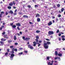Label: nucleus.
<instances>
[{
  "label": "nucleus",
  "instance_id": "nucleus-1",
  "mask_svg": "<svg viewBox=\"0 0 65 65\" xmlns=\"http://www.w3.org/2000/svg\"><path fill=\"white\" fill-rule=\"evenodd\" d=\"M51 42L48 41L46 43H44V47L45 48H48V45H49L51 44Z\"/></svg>",
  "mask_w": 65,
  "mask_h": 65
},
{
  "label": "nucleus",
  "instance_id": "nucleus-2",
  "mask_svg": "<svg viewBox=\"0 0 65 65\" xmlns=\"http://www.w3.org/2000/svg\"><path fill=\"white\" fill-rule=\"evenodd\" d=\"M22 38L23 40H25V41H28L29 40H30V38H26L25 39V37L23 36L22 37Z\"/></svg>",
  "mask_w": 65,
  "mask_h": 65
},
{
  "label": "nucleus",
  "instance_id": "nucleus-3",
  "mask_svg": "<svg viewBox=\"0 0 65 65\" xmlns=\"http://www.w3.org/2000/svg\"><path fill=\"white\" fill-rule=\"evenodd\" d=\"M13 4L14 5H15V3L14 1H13L12 2L10 3L9 4V6H12Z\"/></svg>",
  "mask_w": 65,
  "mask_h": 65
},
{
  "label": "nucleus",
  "instance_id": "nucleus-4",
  "mask_svg": "<svg viewBox=\"0 0 65 65\" xmlns=\"http://www.w3.org/2000/svg\"><path fill=\"white\" fill-rule=\"evenodd\" d=\"M54 33V32L53 31H49L48 32V35H52V34H53Z\"/></svg>",
  "mask_w": 65,
  "mask_h": 65
},
{
  "label": "nucleus",
  "instance_id": "nucleus-5",
  "mask_svg": "<svg viewBox=\"0 0 65 65\" xmlns=\"http://www.w3.org/2000/svg\"><path fill=\"white\" fill-rule=\"evenodd\" d=\"M14 55L13 54H11V56L10 57L11 58V60L13 59V57H14Z\"/></svg>",
  "mask_w": 65,
  "mask_h": 65
},
{
  "label": "nucleus",
  "instance_id": "nucleus-6",
  "mask_svg": "<svg viewBox=\"0 0 65 65\" xmlns=\"http://www.w3.org/2000/svg\"><path fill=\"white\" fill-rule=\"evenodd\" d=\"M52 63H51L50 62H49L47 63L48 65H53V63H54V60H52L51 61Z\"/></svg>",
  "mask_w": 65,
  "mask_h": 65
},
{
  "label": "nucleus",
  "instance_id": "nucleus-7",
  "mask_svg": "<svg viewBox=\"0 0 65 65\" xmlns=\"http://www.w3.org/2000/svg\"><path fill=\"white\" fill-rule=\"evenodd\" d=\"M28 48H30L31 50H33V47L30 45H28Z\"/></svg>",
  "mask_w": 65,
  "mask_h": 65
},
{
  "label": "nucleus",
  "instance_id": "nucleus-8",
  "mask_svg": "<svg viewBox=\"0 0 65 65\" xmlns=\"http://www.w3.org/2000/svg\"><path fill=\"white\" fill-rule=\"evenodd\" d=\"M16 26H18V27H20L21 26V24L20 23H17L16 24Z\"/></svg>",
  "mask_w": 65,
  "mask_h": 65
},
{
  "label": "nucleus",
  "instance_id": "nucleus-9",
  "mask_svg": "<svg viewBox=\"0 0 65 65\" xmlns=\"http://www.w3.org/2000/svg\"><path fill=\"white\" fill-rule=\"evenodd\" d=\"M9 13H10L11 14H13V12L12 10H10V11L8 12Z\"/></svg>",
  "mask_w": 65,
  "mask_h": 65
},
{
  "label": "nucleus",
  "instance_id": "nucleus-10",
  "mask_svg": "<svg viewBox=\"0 0 65 65\" xmlns=\"http://www.w3.org/2000/svg\"><path fill=\"white\" fill-rule=\"evenodd\" d=\"M51 25H52V22H50L48 24V26H51Z\"/></svg>",
  "mask_w": 65,
  "mask_h": 65
},
{
  "label": "nucleus",
  "instance_id": "nucleus-11",
  "mask_svg": "<svg viewBox=\"0 0 65 65\" xmlns=\"http://www.w3.org/2000/svg\"><path fill=\"white\" fill-rule=\"evenodd\" d=\"M40 15L39 14L37 13L36 15V18H37V17H39Z\"/></svg>",
  "mask_w": 65,
  "mask_h": 65
},
{
  "label": "nucleus",
  "instance_id": "nucleus-12",
  "mask_svg": "<svg viewBox=\"0 0 65 65\" xmlns=\"http://www.w3.org/2000/svg\"><path fill=\"white\" fill-rule=\"evenodd\" d=\"M7 35H4V37L5 38H6L7 39H8V37H7Z\"/></svg>",
  "mask_w": 65,
  "mask_h": 65
},
{
  "label": "nucleus",
  "instance_id": "nucleus-13",
  "mask_svg": "<svg viewBox=\"0 0 65 65\" xmlns=\"http://www.w3.org/2000/svg\"><path fill=\"white\" fill-rule=\"evenodd\" d=\"M1 43V45H3V44H4V42H2V41H1L0 42Z\"/></svg>",
  "mask_w": 65,
  "mask_h": 65
},
{
  "label": "nucleus",
  "instance_id": "nucleus-14",
  "mask_svg": "<svg viewBox=\"0 0 65 65\" xmlns=\"http://www.w3.org/2000/svg\"><path fill=\"white\" fill-rule=\"evenodd\" d=\"M33 46H36V42L35 41L33 42Z\"/></svg>",
  "mask_w": 65,
  "mask_h": 65
},
{
  "label": "nucleus",
  "instance_id": "nucleus-15",
  "mask_svg": "<svg viewBox=\"0 0 65 65\" xmlns=\"http://www.w3.org/2000/svg\"><path fill=\"white\" fill-rule=\"evenodd\" d=\"M51 58V56H50L49 57L48 56H47V57L46 59L47 60H49L50 59V58Z\"/></svg>",
  "mask_w": 65,
  "mask_h": 65
},
{
  "label": "nucleus",
  "instance_id": "nucleus-16",
  "mask_svg": "<svg viewBox=\"0 0 65 65\" xmlns=\"http://www.w3.org/2000/svg\"><path fill=\"white\" fill-rule=\"evenodd\" d=\"M58 55L59 57H61L62 56V54L61 53H59L58 54Z\"/></svg>",
  "mask_w": 65,
  "mask_h": 65
},
{
  "label": "nucleus",
  "instance_id": "nucleus-17",
  "mask_svg": "<svg viewBox=\"0 0 65 65\" xmlns=\"http://www.w3.org/2000/svg\"><path fill=\"white\" fill-rule=\"evenodd\" d=\"M40 19L39 18H38L37 19V21L39 22H40Z\"/></svg>",
  "mask_w": 65,
  "mask_h": 65
},
{
  "label": "nucleus",
  "instance_id": "nucleus-18",
  "mask_svg": "<svg viewBox=\"0 0 65 65\" xmlns=\"http://www.w3.org/2000/svg\"><path fill=\"white\" fill-rule=\"evenodd\" d=\"M23 18H28V17L27 16L25 15H24L23 16Z\"/></svg>",
  "mask_w": 65,
  "mask_h": 65
},
{
  "label": "nucleus",
  "instance_id": "nucleus-19",
  "mask_svg": "<svg viewBox=\"0 0 65 65\" xmlns=\"http://www.w3.org/2000/svg\"><path fill=\"white\" fill-rule=\"evenodd\" d=\"M23 53L22 52L20 53H18V55H23Z\"/></svg>",
  "mask_w": 65,
  "mask_h": 65
},
{
  "label": "nucleus",
  "instance_id": "nucleus-20",
  "mask_svg": "<svg viewBox=\"0 0 65 65\" xmlns=\"http://www.w3.org/2000/svg\"><path fill=\"white\" fill-rule=\"evenodd\" d=\"M55 55L56 56H57L58 55V52H57V51H55Z\"/></svg>",
  "mask_w": 65,
  "mask_h": 65
},
{
  "label": "nucleus",
  "instance_id": "nucleus-21",
  "mask_svg": "<svg viewBox=\"0 0 65 65\" xmlns=\"http://www.w3.org/2000/svg\"><path fill=\"white\" fill-rule=\"evenodd\" d=\"M8 9H11V7L10 6H8L7 7Z\"/></svg>",
  "mask_w": 65,
  "mask_h": 65
},
{
  "label": "nucleus",
  "instance_id": "nucleus-22",
  "mask_svg": "<svg viewBox=\"0 0 65 65\" xmlns=\"http://www.w3.org/2000/svg\"><path fill=\"white\" fill-rule=\"evenodd\" d=\"M32 2H33L35 3H36V1L35 0H32Z\"/></svg>",
  "mask_w": 65,
  "mask_h": 65
},
{
  "label": "nucleus",
  "instance_id": "nucleus-23",
  "mask_svg": "<svg viewBox=\"0 0 65 65\" xmlns=\"http://www.w3.org/2000/svg\"><path fill=\"white\" fill-rule=\"evenodd\" d=\"M40 30H37L36 31V33H40Z\"/></svg>",
  "mask_w": 65,
  "mask_h": 65
},
{
  "label": "nucleus",
  "instance_id": "nucleus-24",
  "mask_svg": "<svg viewBox=\"0 0 65 65\" xmlns=\"http://www.w3.org/2000/svg\"><path fill=\"white\" fill-rule=\"evenodd\" d=\"M64 9L63 8H61V12H63V11H64Z\"/></svg>",
  "mask_w": 65,
  "mask_h": 65
},
{
  "label": "nucleus",
  "instance_id": "nucleus-25",
  "mask_svg": "<svg viewBox=\"0 0 65 65\" xmlns=\"http://www.w3.org/2000/svg\"><path fill=\"white\" fill-rule=\"evenodd\" d=\"M57 7H58L59 8V7L60 6V4H58L57 5Z\"/></svg>",
  "mask_w": 65,
  "mask_h": 65
},
{
  "label": "nucleus",
  "instance_id": "nucleus-26",
  "mask_svg": "<svg viewBox=\"0 0 65 65\" xmlns=\"http://www.w3.org/2000/svg\"><path fill=\"white\" fill-rule=\"evenodd\" d=\"M12 27L13 28H16V26L15 25H13L12 26Z\"/></svg>",
  "mask_w": 65,
  "mask_h": 65
},
{
  "label": "nucleus",
  "instance_id": "nucleus-27",
  "mask_svg": "<svg viewBox=\"0 0 65 65\" xmlns=\"http://www.w3.org/2000/svg\"><path fill=\"white\" fill-rule=\"evenodd\" d=\"M39 36H36V39H39Z\"/></svg>",
  "mask_w": 65,
  "mask_h": 65
},
{
  "label": "nucleus",
  "instance_id": "nucleus-28",
  "mask_svg": "<svg viewBox=\"0 0 65 65\" xmlns=\"http://www.w3.org/2000/svg\"><path fill=\"white\" fill-rule=\"evenodd\" d=\"M19 51H22V50H23V48H19Z\"/></svg>",
  "mask_w": 65,
  "mask_h": 65
},
{
  "label": "nucleus",
  "instance_id": "nucleus-29",
  "mask_svg": "<svg viewBox=\"0 0 65 65\" xmlns=\"http://www.w3.org/2000/svg\"><path fill=\"white\" fill-rule=\"evenodd\" d=\"M4 14V11H2L1 12V14Z\"/></svg>",
  "mask_w": 65,
  "mask_h": 65
},
{
  "label": "nucleus",
  "instance_id": "nucleus-30",
  "mask_svg": "<svg viewBox=\"0 0 65 65\" xmlns=\"http://www.w3.org/2000/svg\"><path fill=\"white\" fill-rule=\"evenodd\" d=\"M14 39L15 40L17 39V38L16 37V36H14Z\"/></svg>",
  "mask_w": 65,
  "mask_h": 65
},
{
  "label": "nucleus",
  "instance_id": "nucleus-31",
  "mask_svg": "<svg viewBox=\"0 0 65 65\" xmlns=\"http://www.w3.org/2000/svg\"><path fill=\"white\" fill-rule=\"evenodd\" d=\"M17 29L18 30H21V29H20V28H19V26L17 27Z\"/></svg>",
  "mask_w": 65,
  "mask_h": 65
},
{
  "label": "nucleus",
  "instance_id": "nucleus-32",
  "mask_svg": "<svg viewBox=\"0 0 65 65\" xmlns=\"http://www.w3.org/2000/svg\"><path fill=\"white\" fill-rule=\"evenodd\" d=\"M27 7H28V8H31V5H28V6H27Z\"/></svg>",
  "mask_w": 65,
  "mask_h": 65
},
{
  "label": "nucleus",
  "instance_id": "nucleus-33",
  "mask_svg": "<svg viewBox=\"0 0 65 65\" xmlns=\"http://www.w3.org/2000/svg\"><path fill=\"white\" fill-rule=\"evenodd\" d=\"M35 40L36 41L37 43L38 42V39H35Z\"/></svg>",
  "mask_w": 65,
  "mask_h": 65
},
{
  "label": "nucleus",
  "instance_id": "nucleus-34",
  "mask_svg": "<svg viewBox=\"0 0 65 65\" xmlns=\"http://www.w3.org/2000/svg\"><path fill=\"white\" fill-rule=\"evenodd\" d=\"M24 52L25 53H26V54H27L28 53V51H24Z\"/></svg>",
  "mask_w": 65,
  "mask_h": 65
},
{
  "label": "nucleus",
  "instance_id": "nucleus-35",
  "mask_svg": "<svg viewBox=\"0 0 65 65\" xmlns=\"http://www.w3.org/2000/svg\"><path fill=\"white\" fill-rule=\"evenodd\" d=\"M61 38H65V36H64V35H63V36H61Z\"/></svg>",
  "mask_w": 65,
  "mask_h": 65
},
{
  "label": "nucleus",
  "instance_id": "nucleus-36",
  "mask_svg": "<svg viewBox=\"0 0 65 65\" xmlns=\"http://www.w3.org/2000/svg\"><path fill=\"white\" fill-rule=\"evenodd\" d=\"M29 23L30 24H33V23H32L31 22H29Z\"/></svg>",
  "mask_w": 65,
  "mask_h": 65
},
{
  "label": "nucleus",
  "instance_id": "nucleus-37",
  "mask_svg": "<svg viewBox=\"0 0 65 65\" xmlns=\"http://www.w3.org/2000/svg\"><path fill=\"white\" fill-rule=\"evenodd\" d=\"M10 25L11 26H13V23H10Z\"/></svg>",
  "mask_w": 65,
  "mask_h": 65
},
{
  "label": "nucleus",
  "instance_id": "nucleus-38",
  "mask_svg": "<svg viewBox=\"0 0 65 65\" xmlns=\"http://www.w3.org/2000/svg\"><path fill=\"white\" fill-rule=\"evenodd\" d=\"M13 46H11L10 47V48H13Z\"/></svg>",
  "mask_w": 65,
  "mask_h": 65
},
{
  "label": "nucleus",
  "instance_id": "nucleus-39",
  "mask_svg": "<svg viewBox=\"0 0 65 65\" xmlns=\"http://www.w3.org/2000/svg\"><path fill=\"white\" fill-rule=\"evenodd\" d=\"M61 17V15L60 14H59L58 15V17H59V18H60V17Z\"/></svg>",
  "mask_w": 65,
  "mask_h": 65
},
{
  "label": "nucleus",
  "instance_id": "nucleus-40",
  "mask_svg": "<svg viewBox=\"0 0 65 65\" xmlns=\"http://www.w3.org/2000/svg\"><path fill=\"white\" fill-rule=\"evenodd\" d=\"M5 55L6 56H7L8 55V52H7L5 54Z\"/></svg>",
  "mask_w": 65,
  "mask_h": 65
},
{
  "label": "nucleus",
  "instance_id": "nucleus-41",
  "mask_svg": "<svg viewBox=\"0 0 65 65\" xmlns=\"http://www.w3.org/2000/svg\"><path fill=\"white\" fill-rule=\"evenodd\" d=\"M11 53H12V54H13L14 53V51H11Z\"/></svg>",
  "mask_w": 65,
  "mask_h": 65
},
{
  "label": "nucleus",
  "instance_id": "nucleus-42",
  "mask_svg": "<svg viewBox=\"0 0 65 65\" xmlns=\"http://www.w3.org/2000/svg\"><path fill=\"white\" fill-rule=\"evenodd\" d=\"M59 29H58L56 31V33H59Z\"/></svg>",
  "mask_w": 65,
  "mask_h": 65
},
{
  "label": "nucleus",
  "instance_id": "nucleus-43",
  "mask_svg": "<svg viewBox=\"0 0 65 65\" xmlns=\"http://www.w3.org/2000/svg\"><path fill=\"white\" fill-rule=\"evenodd\" d=\"M15 45H18V43H15Z\"/></svg>",
  "mask_w": 65,
  "mask_h": 65
},
{
  "label": "nucleus",
  "instance_id": "nucleus-44",
  "mask_svg": "<svg viewBox=\"0 0 65 65\" xmlns=\"http://www.w3.org/2000/svg\"><path fill=\"white\" fill-rule=\"evenodd\" d=\"M8 42L9 43H10V42H12V41L8 40Z\"/></svg>",
  "mask_w": 65,
  "mask_h": 65
},
{
  "label": "nucleus",
  "instance_id": "nucleus-45",
  "mask_svg": "<svg viewBox=\"0 0 65 65\" xmlns=\"http://www.w3.org/2000/svg\"><path fill=\"white\" fill-rule=\"evenodd\" d=\"M7 52H8V53H9V49H7Z\"/></svg>",
  "mask_w": 65,
  "mask_h": 65
},
{
  "label": "nucleus",
  "instance_id": "nucleus-46",
  "mask_svg": "<svg viewBox=\"0 0 65 65\" xmlns=\"http://www.w3.org/2000/svg\"><path fill=\"white\" fill-rule=\"evenodd\" d=\"M14 51H15V52H17L18 51V50L17 49H15Z\"/></svg>",
  "mask_w": 65,
  "mask_h": 65
},
{
  "label": "nucleus",
  "instance_id": "nucleus-47",
  "mask_svg": "<svg viewBox=\"0 0 65 65\" xmlns=\"http://www.w3.org/2000/svg\"><path fill=\"white\" fill-rule=\"evenodd\" d=\"M15 49H14V48H12V51H15Z\"/></svg>",
  "mask_w": 65,
  "mask_h": 65
},
{
  "label": "nucleus",
  "instance_id": "nucleus-48",
  "mask_svg": "<svg viewBox=\"0 0 65 65\" xmlns=\"http://www.w3.org/2000/svg\"><path fill=\"white\" fill-rule=\"evenodd\" d=\"M46 40L47 41H50V40L49 39H46Z\"/></svg>",
  "mask_w": 65,
  "mask_h": 65
},
{
  "label": "nucleus",
  "instance_id": "nucleus-49",
  "mask_svg": "<svg viewBox=\"0 0 65 65\" xmlns=\"http://www.w3.org/2000/svg\"><path fill=\"white\" fill-rule=\"evenodd\" d=\"M5 34V32H3V33H2V34H3V35H4Z\"/></svg>",
  "mask_w": 65,
  "mask_h": 65
},
{
  "label": "nucleus",
  "instance_id": "nucleus-50",
  "mask_svg": "<svg viewBox=\"0 0 65 65\" xmlns=\"http://www.w3.org/2000/svg\"><path fill=\"white\" fill-rule=\"evenodd\" d=\"M57 59H58V57H55V60H57Z\"/></svg>",
  "mask_w": 65,
  "mask_h": 65
},
{
  "label": "nucleus",
  "instance_id": "nucleus-51",
  "mask_svg": "<svg viewBox=\"0 0 65 65\" xmlns=\"http://www.w3.org/2000/svg\"><path fill=\"white\" fill-rule=\"evenodd\" d=\"M19 14H22V12H19Z\"/></svg>",
  "mask_w": 65,
  "mask_h": 65
},
{
  "label": "nucleus",
  "instance_id": "nucleus-52",
  "mask_svg": "<svg viewBox=\"0 0 65 65\" xmlns=\"http://www.w3.org/2000/svg\"><path fill=\"white\" fill-rule=\"evenodd\" d=\"M1 40L2 41H4V38H2L1 39Z\"/></svg>",
  "mask_w": 65,
  "mask_h": 65
},
{
  "label": "nucleus",
  "instance_id": "nucleus-53",
  "mask_svg": "<svg viewBox=\"0 0 65 65\" xmlns=\"http://www.w3.org/2000/svg\"><path fill=\"white\" fill-rule=\"evenodd\" d=\"M58 36H61V34L59 33V34H58Z\"/></svg>",
  "mask_w": 65,
  "mask_h": 65
},
{
  "label": "nucleus",
  "instance_id": "nucleus-54",
  "mask_svg": "<svg viewBox=\"0 0 65 65\" xmlns=\"http://www.w3.org/2000/svg\"><path fill=\"white\" fill-rule=\"evenodd\" d=\"M37 44H38V47H39V46H40V45H41V44H39V43H38Z\"/></svg>",
  "mask_w": 65,
  "mask_h": 65
},
{
  "label": "nucleus",
  "instance_id": "nucleus-55",
  "mask_svg": "<svg viewBox=\"0 0 65 65\" xmlns=\"http://www.w3.org/2000/svg\"><path fill=\"white\" fill-rule=\"evenodd\" d=\"M59 13H62V11H61L60 10H59Z\"/></svg>",
  "mask_w": 65,
  "mask_h": 65
},
{
  "label": "nucleus",
  "instance_id": "nucleus-56",
  "mask_svg": "<svg viewBox=\"0 0 65 65\" xmlns=\"http://www.w3.org/2000/svg\"><path fill=\"white\" fill-rule=\"evenodd\" d=\"M39 43H41V42H42V41H39Z\"/></svg>",
  "mask_w": 65,
  "mask_h": 65
},
{
  "label": "nucleus",
  "instance_id": "nucleus-57",
  "mask_svg": "<svg viewBox=\"0 0 65 65\" xmlns=\"http://www.w3.org/2000/svg\"><path fill=\"white\" fill-rule=\"evenodd\" d=\"M8 12H6V15H7V14H8Z\"/></svg>",
  "mask_w": 65,
  "mask_h": 65
},
{
  "label": "nucleus",
  "instance_id": "nucleus-58",
  "mask_svg": "<svg viewBox=\"0 0 65 65\" xmlns=\"http://www.w3.org/2000/svg\"><path fill=\"white\" fill-rule=\"evenodd\" d=\"M58 39H59V41H60L61 40V38H59Z\"/></svg>",
  "mask_w": 65,
  "mask_h": 65
},
{
  "label": "nucleus",
  "instance_id": "nucleus-59",
  "mask_svg": "<svg viewBox=\"0 0 65 65\" xmlns=\"http://www.w3.org/2000/svg\"><path fill=\"white\" fill-rule=\"evenodd\" d=\"M35 7H38V5H35Z\"/></svg>",
  "mask_w": 65,
  "mask_h": 65
},
{
  "label": "nucleus",
  "instance_id": "nucleus-60",
  "mask_svg": "<svg viewBox=\"0 0 65 65\" xmlns=\"http://www.w3.org/2000/svg\"><path fill=\"white\" fill-rule=\"evenodd\" d=\"M62 40H63V41H64V40H65V39L64 38H62Z\"/></svg>",
  "mask_w": 65,
  "mask_h": 65
},
{
  "label": "nucleus",
  "instance_id": "nucleus-61",
  "mask_svg": "<svg viewBox=\"0 0 65 65\" xmlns=\"http://www.w3.org/2000/svg\"><path fill=\"white\" fill-rule=\"evenodd\" d=\"M17 34L18 35V36H20V34L18 33H17Z\"/></svg>",
  "mask_w": 65,
  "mask_h": 65
},
{
  "label": "nucleus",
  "instance_id": "nucleus-62",
  "mask_svg": "<svg viewBox=\"0 0 65 65\" xmlns=\"http://www.w3.org/2000/svg\"><path fill=\"white\" fill-rule=\"evenodd\" d=\"M2 15L1 14H0V18H2Z\"/></svg>",
  "mask_w": 65,
  "mask_h": 65
},
{
  "label": "nucleus",
  "instance_id": "nucleus-63",
  "mask_svg": "<svg viewBox=\"0 0 65 65\" xmlns=\"http://www.w3.org/2000/svg\"><path fill=\"white\" fill-rule=\"evenodd\" d=\"M13 8L14 9H15V8H16V7H14V6H13Z\"/></svg>",
  "mask_w": 65,
  "mask_h": 65
},
{
  "label": "nucleus",
  "instance_id": "nucleus-64",
  "mask_svg": "<svg viewBox=\"0 0 65 65\" xmlns=\"http://www.w3.org/2000/svg\"><path fill=\"white\" fill-rule=\"evenodd\" d=\"M17 13H14V15H17Z\"/></svg>",
  "mask_w": 65,
  "mask_h": 65
}]
</instances>
